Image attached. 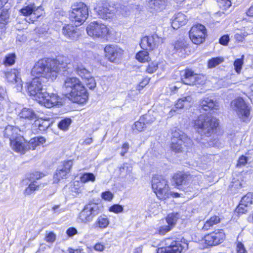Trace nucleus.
Here are the masks:
<instances>
[{
	"instance_id": "nucleus-1",
	"label": "nucleus",
	"mask_w": 253,
	"mask_h": 253,
	"mask_svg": "<svg viewBox=\"0 0 253 253\" xmlns=\"http://www.w3.org/2000/svg\"><path fill=\"white\" fill-rule=\"evenodd\" d=\"M67 59L59 57L57 59L43 58L37 62L33 67L31 74L35 78L28 86L31 96L37 101L45 92L42 84V78L47 81H53L56 79L59 72L64 71L67 67Z\"/></svg>"
},
{
	"instance_id": "nucleus-2",
	"label": "nucleus",
	"mask_w": 253,
	"mask_h": 253,
	"mask_svg": "<svg viewBox=\"0 0 253 253\" xmlns=\"http://www.w3.org/2000/svg\"><path fill=\"white\" fill-rule=\"evenodd\" d=\"M63 88L66 95L73 102L85 103L88 99L86 90L80 80L76 78H68L64 82Z\"/></svg>"
},
{
	"instance_id": "nucleus-3",
	"label": "nucleus",
	"mask_w": 253,
	"mask_h": 253,
	"mask_svg": "<svg viewBox=\"0 0 253 253\" xmlns=\"http://www.w3.org/2000/svg\"><path fill=\"white\" fill-rule=\"evenodd\" d=\"M218 126L217 120L207 114L200 115L194 122V127L197 132L208 137L215 132Z\"/></svg>"
},
{
	"instance_id": "nucleus-4",
	"label": "nucleus",
	"mask_w": 253,
	"mask_h": 253,
	"mask_svg": "<svg viewBox=\"0 0 253 253\" xmlns=\"http://www.w3.org/2000/svg\"><path fill=\"white\" fill-rule=\"evenodd\" d=\"M152 188L160 199L168 198L170 192L168 182L164 176L160 175H155L152 178Z\"/></svg>"
},
{
	"instance_id": "nucleus-5",
	"label": "nucleus",
	"mask_w": 253,
	"mask_h": 253,
	"mask_svg": "<svg viewBox=\"0 0 253 253\" xmlns=\"http://www.w3.org/2000/svg\"><path fill=\"white\" fill-rule=\"evenodd\" d=\"M88 15V8L83 2L75 3L72 6L69 18L72 21L83 23L86 19Z\"/></svg>"
},
{
	"instance_id": "nucleus-6",
	"label": "nucleus",
	"mask_w": 253,
	"mask_h": 253,
	"mask_svg": "<svg viewBox=\"0 0 253 253\" xmlns=\"http://www.w3.org/2000/svg\"><path fill=\"white\" fill-rule=\"evenodd\" d=\"M99 212L98 206L94 203L88 204L85 206L80 213L78 221L82 223H88L92 221L95 216Z\"/></svg>"
},
{
	"instance_id": "nucleus-7",
	"label": "nucleus",
	"mask_w": 253,
	"mask_h": 253,
	"mask_svg": "<svg viewBox=\"0 0 253 253\" xmlns=\"http://www.w3.org/2000/svg\"><path fill=\"white\" fill-rule=\"evenodd\" d=\"M182 83L189 85L202 84L205 83V77L201 74H194L190 69H186L180 72Z\"/></svg>"
},
{
	"instance_id": "nucleus-8",
	"label": "nucleus",
	"mask_w": 253,
	"mask_h": 253,
	"mask_svg": "<svg viewBox=\"0 0 253 253\" xmlns=\"http://www.w3.org/2000/svg\"><path fill=\"white\" fill-rule=\"evenodd\" d=\"M86 30L87 34L93 38H104L109 31L106 25L98 22H91Z\"/></svg>"
},
{
	"instance_id": "nucleus-9",
	"label": "nucleus",
	"mask_w": 253,
	"mask_h": 253,
	"mask_svg": "<svg viewBox=\"0 0 253 253\" xmlns=\"http://www.w3.org/2000/svg\"><path fill=\"white\" fill-rule=\"evenodd\" d=\"M231 106L233 110L237 113L240 118L244 122L246 121L250 114V111L248 106L242 98H238L233 100L231 102Z\"/></svg>"
},
{
	"instance_id": "nucleus-10",
	"label": "nucleus",
	"mask_w": 253,
	"mask_h": 253,
	"mask_svg": "<svg viewBox=\"0 0 253 253\" xmlns=\"http://www.w3.org/2000/svg\"><path fill=\"white\" fill-rule=\"evenodd\" d=\"M164 42V39L156 34L141 39L140 45L144 50H153Z\"/></svg>"
},
{
	"instance_id": "nucleus-11",
	"label": "nucleus",
	"mask_w": 253,
	"mask_h": 253,
	"mask_svg": "<svg viewBox=\"0 0 253 253\" xmlns=\"http://www.w3.org/2000/svg\"><path fill=\"white\" fill-rule=\"evenodd\" d=\"M206 29L204 26L197 24L193 26L189 31V37L192 42L196 44L202 43L206 35Z\"/></svg>"
},
{
	"instance_id": "nucleus-12",
	"label": "nucleus",
	"mask_w": 253,
	"mask_h": 253,
	"mask_svg": "<svg viewBox=\"0 0 253 253\" xmlns=\"http://www.w3.org/2000/svg\"><path fill=\"white\" fill-rule=\"evenodd\" d=\"M10 144L13 150L21 154H24L27 151L32 149L30 141L26 142L24 137L21 135L14 140H12Z\"/></svg>"
},
{
	"instance_id": "nucleus-13",
	"label": "nucleus",
	"mask_w": 253,
	"mask_h": 253,
	"mask_svg": "<svg viewBox=\"0 0 253 253\" xmlns=\"http://www.w3.org/2000/svg\"><path fill=\"white\" fill-rule=\"evenodd\" d=\"M94 10L102 19H110L114 16L113 10L110 9L107 0H100L94 7Z\"/></svg>"
},
{
	"instance_id": "nucleus-14",
	"label": "nucleus",
	"mask_w": 253,
	"mask_h": 253,
	"mask_svg": "<svg viewBox=\"0 0 253 253\" xmlns=\"http://www.w3.org/2000/svg\"><path fill=\"white\" fill-rule=\"evenodd\" d=\"M164 242L165 248L159 249L157 253H181L183 248L179 242L171 238L166 239Z\"/></svg>"
},
{
	"instance_id": "nucleus-15",
	"label": "nucleus",
	"mask_w": 253,
	"mask_h": 253,
	"mask_svg": "<svg viewBox=\"0 0 253 253\" xmlns=\"http://www.w3.org/2000/svg\"><path fill=\"white\" fill-rule=\"evenodd\" d=\"M60 97L57 94L54 93L49 94L45 91L38 101L45 107L50 108L58 105L60 103Z\"/></svg>"
},
{
	"instance_id": "nucleus-16",
	"label": "nucleus",
	"mask_w": 253,
	"mask_h": 253,
	"mask_svg": "<svg viewBox=\"0 0 253 253\" xmlns=\"http://www.w3.org/2000/svg\"><path fill=\"white\" fill-rule=\"evenodd\" d=\"M106 57L112 62L119 59L123 53V50L117 45H107L104 48Z\"/></svg>"
},
{
	"instance_id": "nucleus-17",
	"label": "nucleus",
	"mask_w": 253,
	"mask_h": 253,
	"mask_svg": "<svg viewBox=\"0 0 253 253\" xmlns=\"http://www.w3.org/2000/svg\"><path fill=\"white\" fill-rule=\"evenodd\" d=\"M224 238L225 234L220 230L206 235L205 237V241L208 246H216L222 243Z\"/></svg>"
},
{
	"instance_id": "nucleus-18",
	"label": "nucleus",
	"mask_w": 253,
	"mask_h": 253,
	"mask_svg": "<svg viewBox=\"0 0 253 253\" xmlns=\"http://www.w3.org/2000/svg\"><path fill=\"white\" fill-rule=\"evenodd\" d=\"M199 107L201 109L208 111L212 109H218L219 105L216 100L209 97H204L200 101Z\"/></svg>"
},
{
	"instance_id": "nucleus-19",
	"label": "nucleus",
	"mask_w": 253,
	"mask_h": 253,
	"mask_svg": "<svg viewBox=\"0 0 253 253\" xmlns=\"http://www.w3.org/2000/svg\"><path fill=\"white\" fill-rule=\"evenodd\" d=\"M5 76L8 82L17 84L16 87L18 90L22 89V84L21 78L19 77V72L16 69H13L10 71L5 73Z\"/></svg>"
},
{
	"instance_id": "nucleus-20",
	"label": "nucleus",
	"mask_w": 253,
	"mask_h": 253,
	"mask_svg": "<svg viewBox=\"0 0 253 253\" xmlns=\"http://www.w3.org/2000/svg\"><path fill=\"white\" fill-rule=\"evenodd\" d=\"M182 140L184 141L186 147H189L192 144V140L186 134L179 129H175L172 132L171 140L174 144L176 141Z\"/></svg>"
},
{
	"instance_id": "nucleus-21",
	"label": "nucleus",
	"mask_w": 253,
	"mask_h": 253,
	"mask_svg": "<svg viewBox=\"0 0 253 253\" xmlns=\"http://www.w3.org/2000/svg\"><path fill=\"white\" fill-rule=\"evenodd\" d=\"M62 33L67 38L71 40H76L79 36L77 27L72 25L63 26Z\"/></svg>"
},
{
	"instance_id": "nucleus-22",
	"label": "nucleus",
	"mask_w": 253,
	"mask_h": 253,
	"mask_svg": "<svg viewBox=\"0 0 253 253\" xmlns=\"http://www.w3.org/2000/svg\"><path fill=\"white\" fill-rule=\"evenodd\" d=\"M187 21V16L182 13L175 14L172 19L171 26L174 29H177L184 25Z\"/></svg>"
},
{
	"instance_id": "nucleus-23",
	"label": "nucleus",
	"mask_w": 253,
	"mask_h": 253,
	"mask_svg": "<svg viewBox=\"0 0 253 253\" xmlns=\"http://www.w3.org/2000/svg\"><path fill=\"white\" fill-rule=\"evenodd\" d=\"M20 132V130L18 127L8 125L5 127L3 131V136L8 138L11 142L12 140L20 135L19 133Z\"/></svg>"
},
{
	"instance_id": "nucleus-24",
	"label": "nucleus",
	"mask_w": 253,
	"mask_h": 253,
	"mask_svg": "<svg viewBox=\"0 0 253 253\" xmlns=\"http://www.w3.org/2000/svg\"><path fill=\"white\" fill-rule=\"evenodd\" d=\"M41 8V6H36L33 2L26 3L19 11L23 15L28 16L32 14L37 15V11Z\"/></svg>"
},
{
	"instance_id": "nucleus-25",
	"label": "nucleus",
	"mask_w": 253,
	"mask_h": 253,
	"mask_svg": "<svg viewBox=\"0 0 253 253\" xmlns=\"http://www.w3.org/2000/svg\"><path fill=\"white\" fill-rule=\"evenodd\" d=\"M18 116L21 119L28 121L36 120L37 115L35 112L30 108H23L18 114Z\"/></svg>"
},
{
	"instance_id": "nucleus-26",
	"label": "nucleus",
	"mask_w": 253,
	"mask_h": 253,
	"mask_svg": "<svg viewBox=\"0 0 253 253\" xmlns=\"http://www.w3.org/2000/svg\"><path fill=\"white\" fill-rule=\"evenodd\" d=\"M166 0H150L148 6L152 12L160 11L165 8Z\"/></svg>"
},
{
	"instance_id": "nucleus-27",
	"label": "nucleus",
	"mask_w": 253,
	"mask_h": 253,
	"mask_svg": "<svg viewBox=\"0 0 253 253\" xmlns=\"http://www.w3.org/2000/svg\"><path fill=\"white\" fill-rule=\"evenodd\" d=\"M187 175V173H177L173 175V180L177 185H186V180H189L191 178L190 176Z\"/></svg>"
},
{
	"instance_id": "nucleus-28",
	"label": "nucleus",
	"mask_w": 253,
	"mask_h": 253,
	"mask_svg": "<svg viewBox=\"0 0 253 253\" xmlns=\"http://www.w3.org/2000/svg\"><path fill=\"white\" fill-rule=\"evenodd\" d=\"M109 219L105 215L99 216L93 224L95 228L104 229L106 228L109 224Z\"/></svg>"
},
{
	"instance_id": "nucleus-29",
	"label": "nucleus",
	"mask_w": 253,
	"mask_h": 253,
	"mask_svg": "<svg viewBox=\"0 0 253 253\" xmlns=\"http://www.w3.org/2000/svg\"><path fill=\"white\" fill-rule=\"evenodd\" d=\"M49 121L40 119L36 120L34 123V126L38 127V129L41 131H44L50 126Z\"/></svg>"
},
{
	"instance_id": "nucleus-30",
	"label": "nucleus",
	"mask_w": 253,
	"mask_h": 253,
	"mask_svg": "<svg viewBox=\"0 0 253 253\" xmlns=\"http://www.w3.org/2000/svg\"><path fill=\"white\" fill-rule=\"evenodd\" d=\"M220 221V218L217 216L211 217L204 224L203 226L202 230L204 231H208L214 225H215Z\"/></svg>"
},
{
	"instance_id": "nucleus-31",
	"label": "nucleus",
	"mask_w": 253,
	"mask_h": 253,
	"mask_svg": "<svg viewBox=\"0 0 253 253\" xmlns=\"http://www.w3.org/2000/svg\"><path fill=\"white\" fill-rule=\"evenodd\" d=\"M157 113L154 111H149L148 113L141 117V120L143 121L146 125L153 123L156 119Z\"/></svg>"
},
{
	"instance_id": "nucleus-32",
	"label": "nucleus",
	"mask_w": 253,
	"mask_h": 253,
	"mask_svg": "<svg viewBox=\"0 0 253 253\" xmlns=\"http://www.w3.org/2000/svg\"><path fill=\"white\" fill-rule=\"evenodd\" d=\"M67 173H68L66 171L64 170V169L59 167L53 176L54 182L58 183L61 179L65 178Z\"/></svg>"
},
{
	"instance_id": "nucleus-33",
	"label": "nucleus",
	"mask_w": 253,
	"mask_h": 253,
	"mask_svg": "<svg viewBox=\"0 0 253 253\" xmlns=\"http://www.w3.org/2000/svg\"><path fill=\"white\" fill-rule=\"evenodd\" d=\"M187 176H189L191 178L189 180H186V185H199L200 182L202 179L201 175L199 174L198 175H195L187 173Z\"/></svg>"
},
{
	"instance_id": "nucleus-34",
	"label": "nucleus",
	"mask_w": 253,
	"mask_h": 253,
	"mask_svg": "<svg viewBox=\"0 0 253 253\" xmlns=\"http://www.w3.org/2000/svg\"><path fill=\"white\" fill-rule=\"evenodd\" d=\"M146 50H144L138 52L136 55V59L141 62L148 61L150 59V57L149 56V53Z\"/></svg>"
},
{
	"instance_id": "nucleus-35",
	"label": "nucleus",
	"mask_w": 253,
	"mask_h": 253,
	"mask_svg": "<svg viewBox=\"0 0 253 253\" xmlns=\"http://www.w3.org/2000/svg\"><path fill=\"white\" fill-rule=\"evenodd\" d=\"M179 214L178 213H171L169 214L166 219L168 225L172 228L176 223Z\"/></svg>"
},
{
	"instance_id": "nucleus-36",
	"label": "nucleus",
	"mask_w": 253,
	"mask_h": 253,
	"mask_svg": "<svg viewBox=\"0 0 253 253\" xmlns=\"http://www.w3.org/2000/svg\"><path fill=\"white\" fill-rule=\"evenodd\" d=\"M183 145L185 146L184 141H183L182 140L176 141L174 144H173V142L171 141V148L175 152H180L182 150Z\"/></svg>"
},
{
	"instance_id": "nucleus-37",
	"label": "nucleus",
	"mask_w": 253,
	"mask_h": 253,
	"mask_svg": "<svg viewBox=\"0 0 253 253\" xmlns=\"http://www.w3.org/2000/svg\"><path fill=\"white\" fill-rule=\"evenodd\" d=\"M224 61V58L222 57H216L212 58L209 60L208 67L209 68H212L219 64L222 63Z\"/></svg>"
},
{
	"instance_id": "nucleus-38",
	"label": "nucleus",
	"mask_w": 253,
	"mask_h": 253,
	"mask_svg": "<svg viewBox=\"0 0 253 253\" xmlns=\"http://www.w3.org/2000/svg\"><path fill=\"white\" fill-rule=\"evenodd\" d=\"M45 142V139L42 137H35L30 140V144L31 145L32 150H34L40 144H43Z\"/></svg>"
},
{
	"instance_id": "nucleus-39",
	"label": "nucleus",
	"mask_w": 253,
	"mask_h": 253,
	"mask_svg": "<svg viewBox=\"0 0 253 253\" xmlns=\"http://www.w3.org/2000/svg\"><path fill=\"white\" fill-rule=\"evenodd\" d=\"M39 188V185L37 184L36 181L31 182L29 186L25 190L24 194L25 195H30L32 193L38 190Z\"/></svg>"
},
{
	"instance_id": "nucleus-40",
	"label": "nucleus",
	"mask_w": 253,
	"mask_h": 253,
	"mask_svg": "<svg viewBox=\"0 0 253 253\" xmlns=\"http://www.w3.org/2000/svg\"><path fill=\"white\" fill-rule=\"evenodd\" d=\"M16 55L15 53H11L6 55L3 60V64L5 66H11L15 63Z\"/></svg>"
},
{
	"instance_id": "nucleus-41",
	"label": "nucleus",
	"mask_w": 253,
	"mask_h": 253,
	"mask_svg": "<svg viewBox=\"0 0 253 253\" xmlns=\"http://www.w3.org/2000/svg\"><path fill=\"white\" fill-rule=\"evenodd\" d=\"M9 14L6 9H2L0 11V27H3L6 23Z\"/></svg>"
},
{
	"instance_id": "nucleus-42",
	"label": "nucleus",
	"mask_w": 253,
	"mask_h": 253,
	"mask_svg": "<svg viewBox=\"0 0 253 253\" xmlns=\"http://www.w3.org/2000/svg\"><path fill=\"white\" fill-rule=\"evenodd\" d=\"M76 70L78 74L84 80L90 77L91 75L90 73L84 67H78Z\"/></svg>"
},
{
	"instance_id": "nucleus-43",
	"label": "nucleus",
	"mask_w": 253,
	"mask_h": 253,
	"mask_svg": "<svg viewBox=\"0 0 253 253\" xmlns=\"http://www.w3.org/2000/svg\"><path fill=\"white\" fill-rule=\"evenodd\" d=\"M95 180V176L91 173H85L81 177V181L83 183H86L88 181L94 182Z\"/></svg>"
},
{
	"instance_id": "nucleus-44",
	"label": "nucleus",
	"mask_w": 253,
	"mask_h": 253,
	"mask_svg": "<svg viewBox=\"0 0 253 253\" xmlns=\"http://www.w3.org/2000/svg\"><path fill=\"white\" fill-rule=\"evenodd\" d=\"M132 167L127 164H123L120 168V174L123 175L129 174L132 171Z\"/></svg>"
},
{
	"instance_id": "nucleus-45",
	"label": "nucleus",
	"mask_w": 253,
	"mask_h": 253,
	"mask_svg": "<svg viewBox=\"0 0 253 253\" xmlns=\"http://www.w3.org/2000/svg\"><path fill=\"white\" fill-rule=\"evenodd\" d=\"M71 122L70 118H65L59 123L58 126L61 129L67 130L71 125Z\"/></svg>"
},
{
	"instance_id": "nucleus-46",
	"label": "nucleus",
	"mask_w": 253,
	"mask_h": 253,
	"mask_svg": "<svg viewBox=\"0 0 253 253\" xmlns=\"http://www.w3.org/2000/svg\"><path fill=\"white\" fill-rule=\"evenodd\" d=\"M181 99L183 100V102L185 107H190L194 103V99L191 95L182 97Z\"/></svg>"
},
{
	"instance_id": "nucleus-47",
	"label": "nucleus",
	"mask_w": 253,
	"mask_h": 253,
	"mask_svg": "<svg viewBox=\"0 0 253 253\" xmlns=\"http://www.w3.org/2000/svg\"><path fill=\"white\" fill-rule=\"evenodd\" d=\"M244 56L242 55V57L241 59H236L234 63V66L235 67V70L236 72L239 74L241 72V70L242 68V66L243 64V58Z\"/></svg>"
},
{
	"instance_id": "nucleus-48",
	"label": "nucleus",
	"mask_w": 253,
	"mask_h": 253,
	"mask_svg": "<svg viewBox=\"0 0 253 253\" xmlns=\"http://www.w3.org/2000/svg\"><path fill=\"white\" fill-rule=\"evenodd\" d=\"M86 86L90 89H92L96 87V82L94 79L90 76V77L84 80Z\"/></svg>"
},
{
	"instance_id": "nucleus-49",
	"label": "nucleus",
	"mask_w": 253,
	"mask_h": 253,
	"mask_svg": "<svg viewBox=\"0 0 253 253\" xmlns=\"http://www.w3.org/2000/svg\"><path fill=\"white\" fill-rule=\"evenodd\" d=\"M146 124L143 121L141 120V118L138 121L135 123L133 129H136L138 131H142L145 127Z\"/></svg>"
},
{
	"instance_id": "nucleus-50",
	"label": "nucleus",
	"mask_w": 253,
	"mask_h": 253,
	"mask_svg": "<svg viewBox=\"0 0 253 253\" xmlns=\"http://www.w3.org/2000/svg\"><path fill=\"white\" fill-rule=\"evenodd\" d=\"M241 202L248 207L252 204V194L251 193H248L242 198Z\"/></svg>"
},
{
	"instance_id": "nucleus-51",
	"label": "nucleus",
	"mask_w": 253,
	"mask_h": 253,
	"mask_svg": "<svg viewBox=\"0 0 253 253\" xmlns=\"http://www.w3.org/2000/svg\"><path fill=\"white\" fill-rule=\"evenodd\" d=\"M248 35L249 34L246 31L240 32V33H236L234 35V38L237 41L239 42H242Z\"/></svg>"
},
{
	"instance_id": "nucleus-52",
	"label": "nucleus",
	"mask_w": 253,
	"mask_h": 253,
	"mask_svg": "<svg viewBox=\"0 0 253 253\" xmlns=\"http://www.w3.org/2000/svg\"><path fill=\"white\" fill-rule=\"evenodd\" d=\"M73 165V162L71 160L65 161L63 162V165L59 167L64 170L66 171L67 172L69 173L70 171V169Z\"/></svg>"
},
{
	"instance_id": "nucleus-53",
	"label": "nucleus",
	"mask_w": 253,
	"mask_h": 253,
	"mask_svg": "<svg viewBox=\"0 0 253 253\" xmlns=\"http://www.w3.org/2000/svg\"><path fill=\"white\" fill-rule=\"evenodd\" d=\"M45 240L48 243H53L56 239V235L52 232H46Z\"/></svg>"
},
{
	"instance_id": "nucleus-54",
	"label": "nucleus",
	"mask_w": 253,
	"mask_h": 253,
	"mask_svg": "<svg viewBox=\"0 0 253 253\" xmlns=\"http://www.w3.org/2000/svg\"><path fill=\"white\" fill-rule=\"evenodd\" d=\"M247 208L248 206H246V205H245L240 201V203L236 210L238 213L244 214L247 212Z\"/></svg>"
},
{
	"instance_id": "nucleus-55",
	"label": "nucleus",
	"mask_w": 253,
	"mask_h": 253,
	"mask_svg": "<svg viewBox=\"0 0 253 253\" xmlns=\"http://www.w3.org/2000/svg\"><path fill=\"white\" fill-rule=\"evenodd\" d=\"M171 227L169 225H163L160 227L158 229V232L160 235H164L171 229Z\"/></svg>"
},
{
	"instance_id": "nucleus-56",
	"label": "nucleus",
	"mask_w": 253,
	"mask_h": 253,
	"mask_svg": "<svg viewBox=\"0 0 253 253\" xmlns=\"http://www.w3.org/2000/svg\"><path fill=\"white\" fill-rule=\"evenodd\" d=\"M248 161V158L245 156H241L238 161L237 167H241L245 166Z\"/></svg>"
},
{
	"instance_id": "nucleus-57",
	"label": "nucleus",
	"mask_w": 253,
	"mask_h": 253,
	"mask_svg": "<svg viewBox=\"0 0 253 253\" xmlns=\"http://www.w3.org/2000/svg\"><path fill=\"white\" fill-rule=\"evenodd\" d=\"M217 2L220 7L226 9L231 5V2L230 0H217Z\"/></svg>"
},
{
	"instance_id": "nucleus-58",
	"label": "nucleus",
	"mask_w": 253,
	"mask_h": 253,
	"mask_svg": "<svg viewBox=\"0 0 253 253\" xmlns=\"http://www.w3.org/2000/svg\"><path fill=\"white\" fill-rule=\"evenodd\" d=\"M158 69V64L157 63H151L149 65L146 69V72L148 73H153Z\"/></svg>"
},
{
	"instance_id": "nucleus-59",
	"label": "nucleus",
	"mask_w": 253,
	"mask_h": 253,
	"mask_svg": "<svg viewBox=\"0 0 253 253\" xmlns=\"http://www.w3.org/2000/svg\"><path fill=\"white\" fill-rule=\"evenodd\" d=\"M109 211L115 213H119L123 211V208L119 205H115L110 208Z\"/></svg>"
},
{
	"instance_id": "nucleus-60",
	"label": "nucleus",
	"mask_w": 253,
	"mask_h": 253,
	"mask_svg": "<svg viewBox=\"0 0 253 253\" xmlns=\"http://www.w3.org/2000/svg\"><path fill=\"white\" fill-rule=\"evenodd\" d=\"M101 197L105 200L110 201L112 199L113 195L110 191H106L102 193Z\"/></svg>"
},
{
	"instance_id": "nucleus-61",
	"label": "nucleus",
	"mask_w": 253,
	"mask_h": 253,
	"mask_svg": "<svg viewBox=\"0 0 253 253\" xmlns=\"http://www.w3.org/2000/svg\"><path fill=\"white\" fill-rule=\"evenodd\" d=\"M229 41L228 35H224L219 39V43L222 45H227Z\"/></svg>"
},
{
	"instance_id": "nucleus-62",
	"label": "nucleus",
	"mask_w": 253,
	"mask_h": 253,
	"mask_svg": "<svg viewBox=\"0 0 253 253\" xmlns=\"http://www.w3.org/2000/svg\"><path fill=\"white\" fill-rule=\"evenodd\" d=\"M129 147V146L128 143L126 142L123 144L122 147V151L121 152V155L122 156H124V155L127 153Z\"/></svg>"
},
{
	"instance_id": "nucleus-63",
	"label": "nucleus",
	"mask_w": 253,
	"mask_h": 253,
	"mask_svg": "<svg viewBox=\"0 0 253 253\" xmlns=\"http://www.w3.org/2000/svg\"><path fill=\"white\" fill-rule=\"evenodd\" d=\"M237 252L238 253H246V251L244 245L241 243H238L237 245Z\"/></svg>"
},
{
	"instance_id": "nucleus-64",
	"label": "nucleus",
	"mask_w": 253,
	"mask_h": 253,
	"mask_svg": "<svg viewBox=\"0 0 253 253\" xmlns=\"http://www.w3.org/2000/svg\"><path fill=\"white\" fill-rule=\"evenodd\" d=\"M66 233L69 237H72L77 234V230L75 228L70 227L67 230Z\"/></svg>"
}]
</instances>
